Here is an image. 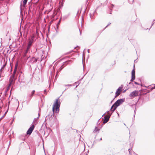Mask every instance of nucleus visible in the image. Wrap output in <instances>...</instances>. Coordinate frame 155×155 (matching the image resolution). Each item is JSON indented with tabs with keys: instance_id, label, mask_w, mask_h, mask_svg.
Segmentation results:
<instances>
[{
	"instance_id": "obj_1",
	"label": "nucleus",
	"mask_w": 155,
	"mask_h": 155,
	"mask_svg": "<svg viewBox=\"0 0 155 155\" xmlns=\"http://www.w3.org/2000/svg\"><path fill=\"white\" fill-rule=\"evenodd\" d=\"M60 104L59 98L57 99L53 105L52 111L53 113H58L60 110Z\"/></svg>"
},
{
	"instance_id": "obj_2",
	"label": "nucleus",
	"mask_w": 155,
	"mask_h": 155,
	"mask_svg": "<svg viewBox=\"0 0 155 155\" xmlns=\"http://www.w3.org/2000/svg\"><path fill=\"white\" fill-rule=\"evenodd\" d=\"M140 91H135L130 94V96L131 97H135L138 96L140 95Z\"/></svg>"
},
{
	"instance_id": "obj_3",
	"label": "nucleus",
	"mask_w": 155,
	"mask_h": 155,
	"mask_svg": "<svg viewBox=\"0 0 155 155\" xmlns=\"http://www.w3.org/2000/svg\"><path fill=\"white\" fill-rule=\"evenodd\" d=\"M15 75H12L11 76L9 80V85H12L14 84L15 81L16 79V78H15Z\"/></svg>"
},
{
	"instance_id": "obj_4",
	"label": "nucleus",
	"mask_w": 155,
	"mask_h": 155,
	"mask_svg": "<svg viewBox=\"0 0 155 155\" xmlns=\"http://www.w3.org/2000/svg\"><path fill=\"white\" fill-rule=\"evenodd\" d=\"M35 127V126L34 125H32L27 131V135H30L32 132L33 130H34Z\"/></svg>"
},
{
	"instance_id": "obj_5",
	"label": "nucleus",
	"mask_w": 155,
	"mask_h": 155,
	"mask_svg": "<svg viewBox=\"0 0 155 155\" xmlns=\"http://www.w3.org/2000/svg\"><path fill=\"white\" fill-rule=\"evenodd\" d=\"M122 89L123 87H120L118 88L115 93L116 96L115 97H117L120 94L122 90Z\"/></svg>"
},
{
	"instance_id": "obj_6",
	"label": "nucleus",
	"mask_w": 155,
	"mask_h": 155,
	"mask_svg": "<svg viewBox=\"0 0 155 155\" xmlns=\"http://www.w3.org/2000/svg\"><path fill=\"white\" fill-rule=\"evenodd\" d=\"M124 100L123 99L118 100L114 103V104L116 105V106L118 107L122 104L124 102Z\"/></svg>"
},
{
	"instance_id": "obj_7",
	"label": "nucleus",
	"mask_w": 155,
	"mask_h": 155,
	"mask_svg": "<svg viewBox=\"0 0 155 155\" xmlns=\"http://www.w3.org/2000/svg\"><path fill=\"white\" fill-rule=\"evenodd\" d=\"M135 78V70L134 68H134L132 71L131 72V81H133Z\"/></svg>"
},
{
	"instance_id": "obj_8",
	"label": "nucleus",
	"mask_w": 155,
	"mask_h": 155,
	"mask_svg": "<svg viewBox=\"0 0 155 155\" xmlns=\"http://www.w3.org/2000/svg\"><path fill=\"white\" fill-rule=\"evenodd\" d=\"M34 38L35 36L34 35H33L31 37V40H29L28 45L31 46L33 43Z\"/></svg>"
},
{
	"instance_id": "obj_9",
	"label": "nucleus",
	"mask_w": 155,
	"mask_h": 155,
	"mask_svg": "<svg viewBox=\"0 0 155 155\" xmlns=\"http://www.w3.org/2000/svg\"><path fill=\"white\" fill-rule=\"evenodd\" d=\"M117 106H116V105L114 104L112 106L111 109L110 110L112 112H114L116 109Z\"/></svg>"
},
{
	"instance_id": "obj_10",
	"label": "nucleus",
	"mask_w": 155,
	"mask_h": 155,
	"mask_svg": "<svg viewBox=\"0 0 155 155\" xmlns=\"http://www.w3.org/2000/svg\"><path fill=\"white\" fill-rule=\"evenodd\" d=\"M110 118V116H106L104 117V120L103 123H107L109 120Z\"/></svg>"
},
{
	"instance_id": "obj_11",
	"label": "nucleus",
	"mask_w": 155,
	"mask_h": 155,
	"mask_svg": "<svg viewBox=\"0 0 155 155\" xmlns=\"http://www.w3.org/2000/svg\"><path fill=\"white\" fill-rule=\"evenodd\" d=\"M30 47H31V46L28 45V46L27 48V49H26V51H25V52L24 54V56H26V54L28 52V51H29V49L30 48Z\"/></svg>"
},
{
	"instance_id": "obj_12",
	"label": "nucleus",
	"mask_w": 155,
	"mask_h": 155,
	"mask_svg": "<svg viewBox=\"0 0 155 155\" xmlns=\"http://www.w3.org/2000/svg\"><path fill=\"white\" fill-rule=\"evenodd\" d=\"M35 90H33L31 92V94L30 95V97H33V96L34 95V94L35 93Z\"/></svg>"
},
{
	"instance_id": "obj_13",
	"label": "nucleus",
	"mask_w": 155,
	"mask_h": 155,
	"mask_svg": "<svg viewBox=\"0 0 155 155\" xmlns=\"http://www.w3.org/2000/svg\"><path fill=\"white\" fill-rule=\"evenodd\" d=\"M28 0H23V5L25 6V5L26 4Z\"/></svg>"
},
{
	"instance_id": "obj_14",
	"label": "nucleus",
	"mask_w": 155,
	"mask_h": 155,
	"mask_svg": "<svg viewBox=\"0 0 155 155\" xmlns=\"http://www.w3.org/2000/svg\"><path fill=\"white\" fill-rule=\"evenodd\" d=\"M17 69H15V68L14 69V72H13V74H12V75L15 76V74L16 72L17 71Z\"/></svg>"
},
{
	"instance_id": "obj_15",
	"label": "nucleus",
	"mask_w": 155,
	"mask_h": 155,
	"mask_svg": "<svg viewBox=\"0 0 155 155\" xmlns=\"http://www.w3.org/2000/svg\"><path fill=\"white\" fill-rule=\"evenodd\" d=\"M99 131V129L97 127H96L95 129L94 130V133H97V132Z\"/></svg>"
},
{
	"instance_id": "obj_16",
	"label": "nucleus",
	"mask_w": 155,
	"mask_h": 155,
	"mask_svg": "<svg viewBox=\"0 0 155 155\" xmlns=\"http://www.w3.org/2000/svg\"><path fill=\"white\" fill-rule=\"evenodd\" d=\"M116 64L115 61H114L112 62V63H111V64L112 66H113V65H114V64Z\"/></svg>"
},
{
	"instance_id": "obj_17",
	"label": "nucleus",
	"mask_w": 155,
	"mask_h": 155,
	"mask_svg": "<svg viewBox=\"0 0 155 155\" xmlns=\"http://www.w3.org/2000/svg\"><path fill=\"white\" fill-rule=\"evenodd\" d=\"M18 63H17L16 64H15V69H17V67H18Z\"/></svg>"
},
{
	"instance_id": "obj_18",
	"label": "nucleus",
	"mask_w": 155,
	"mask_h": 155,
	"mask_svg": "<svg viewBox=\"0 0 155 155\" xmlns=\"http://www.w3.org/2000/svg\"><path fill=\"white\" fill-rule=\"evenodd\" d=\"M11 86V85H9H9H8V87H7V90H9V88H10Z\"/></svg>"
},
{
	"instance_id": "obj_19",
	"label": "nucleus",
	"mask_w": 155,
	"mask_h": 155,
	"mask_svg": "<svg viewBox=\"0 0 155 155\" xmlns=\"http://www.w3.org/2000/svg\"><path fill=\"white\" fill-rule=\"evenodd\" d=\"M61 21V19H60L59 20V21L58 23V25H57V27H58V25H59L60 24Z\"/></svg>"
},
{
	"instance_id": "obj_20",
	"label": "nucleus",
	"mask_w": 155,
	"mask_h": 155,
	"mask_svg": "<svg viewBox=\"0 0 155 155\" xmlns=\"http://www.w3.org/2000/svg\"><path fill=\"white\" fill-rule=\"evenodd\" d=\"M33 58L35 59V60L34 61V62H36L37 61V59L35 58Z\"/></svg>"
},
{
	"instance_id": "obj_21",
	"label": "nucleus",
	"mask_w": 155,
	"mask_h": 155,
	"mask_svg": "<svg viewBox=\"0 0 155 155\" xmlns=\"http://www.w3.org/2000/svg\"><path fill=\"white\" fill-rule=\"evenodd\" d=\"M130 149H129V150H128V151H129V153H130Z\"/></svg>"
},
{
	"instance_id": "obj_22",
	"label": "nucleus",
	"mask_w": 155,
	"mask_h": 155,
	"mask_svg": "<svg viewBox=\"0 0 155 155\" xmlns=\"http://www.w3.org/2000/svg\"><path fill=\"white\" fill-rule=\"evenodd\" d=\"M71 51H70V52H68V53H67V54H70V53H71Z\"/></svg>"
},
{
	"instance_id": "obj_23",
	"label": "nucleus",
	"mask_w": 155,
	"mask_h": 155,
	"mask_svg": "<svg viewBox=\"0 0 155 155\" xmlns=\"http://www.w3.org/2000/svg\"><path fill=\"white\" fill-rule=\"evenodd\" d=\"M63 68V67H62V66H61V67H60V68L61 69H62V68Z\"/></svg>"
},
{
	"instance_id": "obj_24",
	"label": "nucleus",
	"mask_w": 155,
	"mask_h": 155,
	"mask_svg": "<svg viewBox=\"0 0 155 155\" xmlns=\"http://www.w3.org/2000/svg\"><path fill=\"white\" fill-rule=\"evenodd\" d=\"M36 120V119H34V121H35Z\"/></svg>"
},
{
	"instance_id": "obj_25",
	"label": "nucleus",
	"mask_w": 155,
	"mask_h": 155,
	"mask_svg": "<svg viewBox=\"0 0 155 155\" xmlns=\"http://www.w3.org/2000/svg\"><path fill=\"white\" fill-rule=\"evenodd\" d=\"M102 140V138H101L100 139V140Z\"/></svg>"
},
{
	"instance_id": "obj_26",
	"label": "nucleus",
	"mask_w": 155,
	"mask_h": 155,
	"mask_svg": "<svg viewBox=\"0 0 155 155\" xmlns=\"http://www.w3.org/2000/svg\"><path fill=\"white\" fill-rule=\"evenodd\" d=\"M154 88H155V86L154 87Z\"/></svg>"
}]
</instances>
